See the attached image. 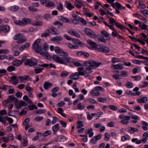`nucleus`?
<instances>
[{"mask_svg": "<svg viewBox=\"0 0 148 148\" xmlns=\"http://www.w3.org/2000/svg\"><path fill=\"white\" fill-rule=\"evenodd\" d=\"M46 111L45 110H36L34 111V112H35V113L36 114H41L45 113Z\"/></svg>", "mask_w": 148, "mask_h": 148, "instance_id": "nucleus-33", "label": "nucleus"}, {"mask_svg": "<svg viewBox=\"0 0 148 148\" xmlns=\"http://www.w3.org/2000/svg\"><path fill=\"white\" fill-rule=\"evenodd\" d=\"M56 8L59 11H61L63 10V7L62 4L61 3L59 2V3L58 5L57 6Z\"/></svg>", "mask_w": 148, "mask_h": 148, "instance_id": "nucleus-34", "label": "nucleus"}, {"mask_svg": "<svg viewBox=\"0 0 148 148\" xmlns=\"http://www.w3.org/2000/svg\"><path fill=\"white\" fill-rule=\"evenodd\" d=\"M50 34V32L49 30L48 29L46 30L45 32L42 33L41 35V37H47L48 36H49Z\"/></svg>", "mask_w": 148, "mask_h": 148, "instance_id": "nucleus-23", "label": "nucleus"}, {"mask_svg": "<svg viewBox=\"0 0 148 148\" xmlns=\"http://www.w3.org/2000/svg\"><path fill=\"white\" fill-rule=\"evenodd\" d=\"M39 53L42 56H43L44 57H46V58H48L49 54L47 52H43L41 51H40V52Z\"/></svg>", "mask_w": 148, "mask_h": 148, "instance_id": "nucleus-35", "label": "nucleus"}, {"mask_svg": "<svg viewBox=\"0 0 148 148\" xmlns=\"http://www.w3.org/2000/svg\"><path fill=\"white\" fill-rule=\"evenodd\" d=\"M101 34L106 38H108L109 36V34L105 30L101 31Z\"/></svg>", "mask_w": 148, "mask_h": 148, "instance_id": "nucleus-30", "label": "nucleus"}, {"mask_svg": "<svg viewBox=\"0 0 148 148\" xmlns=\"http://www.w3.org/2000/svg\"><path fill=\"white\" fill-rule=\"evenodd\" d=\"M19 105H21V106H26L27 105V103H26L25 102L23 101H20L19 102Z\"/></svg>", "mask_w": 148, "mask_h": 148, "instance_id": "nucleus-64", "label": "nucleus"}, {"mask_svg": "<svg viewBox=\"0 0 148 148\" xmlns=\"http://www.w3.org/2000/svg\"><path fill=\"white\" fill-rule=\"evenodd\" d=\"M73 41L74 44H79L81 45L82 42H81L79 40L77 39H73Z\"/></svg>", "mask_w": 148, "mask_h": 148, "instance_id": "nucleus-54", "label": "nucleus"}, {"mask_svg": "<svg viewBox=\"0 0 148 148\" xmlns=\"http://www.w3.org/2000/svg\"><path fill=\"white\" fill-rule=\"evenodd\" d=\"M65 104V102L64 101H62L60 103H57V106L59 107H62Z\"/></svg>", "mask_w": 148, "mask_h": 148, "instance_id": "nucleus-62", "label": "nucleus"}, {"mask_svg": "<svg viewBox=\"0 0 148 148\" xmlns=\"http://www.w3.org/2000/svg\"><path fill=\"white\" fill-rule=\"evenodd\" d=\"M64 54L62 55V64L66 65L69 63H72L73 62V59L72 58L68 57V54L67 53V55L64 56Z\"/></svg>", "mask_w": 148, "mask_h": 148, "instance_id": "nucleus-3", "label": "nucleus"}, {"mask_svg": "<svg viewBox=\"0 0 148 148\" xmlns=\"http://www.w3.org/2000/svg\"><path fill=\"white\" fill-rule=\"evenodd\" d=\"M130 117L129 116H125V119H123L121 120L120 122L121 123L124 124H127L128 123V121L130 120Z\"/></svg>", "mask_w": 148, "mask_h": 148, "instance_id": "nucleus-15", "label": "nucleus"}, {"mask_svg": "<svg viewBox=\"0 0 148 148\" xmlns=\"http://www.w3.org/2000/svg\"><path fill=\"white\" fill-rule=\"evenodd\" d=\"M43 69H41L39 68L38 69H35L34 71H35V73L36 74H38L40 73L41 71H42Z\"/></svg>", "mask_w": 148, "mask_h": 148, "instance_id": "nucleus-58", "label": "nucleus"}, {"mask_svg": "<svg viewBox=\"0 0 148 148\" xmlns=\"http://www.w3.org/2000/svg\"><path fill=\"white\" fill-rule=\"evenodd\" d=\"M72 16L74 18V19L72 20L73 23L75 24H77L79 23V21L80 20V17L78 15L73 14H72Z\"/></svg>", "mask_w": 148, "mask_h": 148, "instance_id": "nucleus-12", "label": "nucleus"}, {"mask_svg": "<svg viewBox=\"0 0 148 148\" xmlns=\"http://www.w3.org/2000/svg\"><path fill=\"white\" fill-rule=\"evenodd\" d=\"M58 18L60 20L62 21L64 23H69L70 21V20L69 19L61 16H58Z\"/></svg>", "mask_w": 148, "mask_h": 148, "instance_id": "nucleus-16", "label": "nucleus"}, {"mask_svg": "<svg viewBox=\"0 0 148 148\" xmlns=\"http://www.w3.org/2000/svg\"><path fill=\"white\" fill-rule=\"evenodd\" d=\"M97 50L106 53H108L110 51L108 47L101 45L97 46Z\"/></svg>", "mask_w": 148, "mask_h": 148, "instance_id": "nucleus-6", "label": "nucleus"}, {"mask_svg": "<svg viewBox=\"0 0 148 148\" xmlns=\"http://www.w3.org/2000/svg\"><path fill=\"white\" fill-rule=\"evenodd\" d=\"M28 107L29 108V110H32L34 109H36L37 108V107L34 105L32 106H28Z\"/></svg>", "mask_w": 148, "mask_h": 148, "instance_id": "nucleus-55", "label": "nucleus"}, {"mask_svg": "<svg viewBox=\"0 0 148 148\" xmlns=\"http://www.w3.org/2000/svg\"><path fill=\"white\" fill-rule=\"evenodd\" d=\"M13 64L18 66L20 65L23 63V61L21 60H16L13 61Z\"/></svg>", "mask_w": 148, "mask_h": 148, "instance_id": "nucleus-29", "label": "nucleus"}, {"mask_svg": "<svg viewBox=\"0 0 148 148\" xmlns=\"http://www.w3.org/2000/svg\"><path fill=\"white\" fill-rule=\"evenodd\" d=\"M32 25L36 26H41L42 25V23L39 21H34L33 23H32Z\"/></svg>", "mask_w": 148, "mask_h": 148, "instance_id": "nucleus-25", "label": "nucleus"}, {"mask_svg": "<svg viewBox=\"0 0 148 148\" xmlns=\"http://www.w3.org/2000/svg\"><path fill=\"white\" fill-rule=\"evenodd\" d=\"M109 108L113 110H116L118 109V108L115 106L114 105H110L109 106Z\"/></svg>", "mask_w": 148, "mask_h": 148, "instance_id": "nucleus-57", "label": "nucleus"}, {"mask_svg": "<svg viewBox=\"0 0 148 148\" xmlns=\"http://www.w3.org/2000/svg\"><path fill=\"white\" fill-rule=\"evenodd\" d=\"M10 29V27L8 25H0V34L2 32L7 33L9 31Z\"/></svg>", "mask_w": 148, "mask_h": 148, "instance_id": "nucleus-9", "label": "nucleus"}, {"mask_svg": "<svg viewBox=\"0 0 148 148\" xmlns=\"http://www.w3.org/2000/svg\"><path fill=\"white\" fill-rule=\"evenodd\" d=\"M85 33L90 37L93 38L97 37V36L95 32L89 28H86L84 29Z\"/></svg>", "mask_w": 148, "mask_h": 148, "instance_id": "nucleus-4", "label": "nucleus"}, {"mask_svg": "<svg viewBox=\"0 0 148 148\" xmlns=\"http://www.w3.org/2000/svg\"><path fill=\"white\" fill-rule=\"evenodd\" d=\"M129 130L130 132L133 133L137 132L138 131V129L136 128L130 127L129 128Z\"/></svg>", "mask_w": 148, "mask_h": 148, "instance_id": "nucleus-50", "label": "nucleus"}, {"mask_svg": "<svg viewBox=\"0 0 148 148\" xmlns=\"http://www.w3.org/2000/svg\"><path fill=\"white\" fill-rule=\"evenodd\" d=\"M31 19L28 18H24L22 20V25H27L30 23Z\"/></svg>", "mask_w": 148, "mask_h": 148, "instance_id": "nucleus-14", "label": "nucleus"}, {"mask_svg": "<svg viewBox=\"0 0 148 148\" xmlns=\"http://www.w3.org/2000/svg\"><path fill=\"white\" fill-rule=\"evenodd\" d=\"M53 85V84L48 82H45L43 84L44 88L45 90H47L48 88L51 87Z\"/></svg>", "mask_w": 148, "mask_h": 148, "instance_id": "nucleus-18", "label": "nucleus"}, {"mask_svg": "<svg viewBox=\"0 0 148 148\" xmlns=\"http://www.w3.org/2000/svg\"><path fill=\"white\" fill-rule=\"evenodd\" d=\"M112 66L114 69H122L123 68V64L121 63H119L117 65H114Z\"/></svg>", "mask_w": 148, "mask_h": 148, "instance_id": "nucleus-19", "label": "nucleus"}, {"mask_svg": "<svg viewBox=\"0 0 148 148\" xmlns=\"http://www.w3.org/2000/svg\"><path fill=\"white\" fill-rule=\"evenodd\" d=\"M17 77L15 76H14L10 77L11 81L13 82V84H16L18 83V81Z\"/></svg>", "mask_w": 148, "mask_h": 148, "instance_id": "nucleus-26", "label": "nucleus"}, {"mask_svg": "<svg viewBox=\"0 0 148 148\" xmlns=\"http://www.w3.org/2000/svg\"><path fill=\"white\" fill-rule=\"evenodd\" d=\"M98 39L99 41L101 42H106V39L103 37H101L100 38H98Z\"/></svg>", "mask_w": 148, "mask_h": 148, "instance_id": "nucleus-61", "label": "nucleus"}, {"mask_svg": "<svg viewBox=\"0 0 148 148\" xmlns=\"http://www.w3.org/2000/svg\"><path fill=\"white\" fill-rule=\"evenodd\" d=\"M69 73L68 72L64 71L62 72L60 74V76L61 77H65L68 76Z\"/></svg>", "mask_w": 148, "mask_h": 148, "instance_id": "nucleus-48", "label": "nucleus"}, {"mask_svg": "<svg viewBox=\"0 0 148 148\" xmlns=\"http://www.w3.org/2000/svg\"><path fill=\"white\" fill-rule=\"evenodd\" d=\"M40 39H38L36 40L32 46L34 51L37 53H39L41 51V44L40 42Z\"/></svg>", "mask_w": 148, "mask_h": 148, "instance_id": "nucleus-2", "label": "nucleus"}, {"mask_svg": "<svg viewBox=\"0 0 148 148\" xmlns=\"http://www.w3.org/2000/svg\"><path fill=\"white\" fill-rule=\"evenodd\" d=\"M29 119L28 118H26L23 122V125H29Z\"/></svg>", "mask_w": 148, "mask_h": 148, "instance_id": "nucleus-53", "label": "nucleus"}, {"mask_svg": "<svg viewBox=\"0 0 148 148\" xmlns=\"http://www.w3.org/2000/svg\"><path fill=\"white\" fill-rule=\"evenodd\" d=\"M51 131L50 130H47L45 131L43 134V136L44 137L46 136L51 134Z\"/></svg>", "mask_w": 148, "mask_h": 148, "instance_id": "nucleus-46", "label": "nucleus"}, {"mask_svg": "<svg viewBox=\"0 0 148 148\" xmlns=\"http://www.w3.org/2000/svg\"><path fill=\"white\" fill-rule=\"evenodd\" d=\"M90 95L92 96H96L99 95L100 94L99 91L97 89H94L91 90L90 92Z\"/></svg>", "mask_w": 148, "mask_h": 148, "instance_id": "nucleus-13", "label": "nucleus"}, {"mask_svg": "<svg viewBox=\"0 0 148 148\" xmlns=\"http://www.w3.org/2000/svg\"><path fill=\"white\" fill-rule=\"evenodd\" d=\"M87 42V47L89 49H92L97 50V47L99 45H97L96 43L90 40H88Z\"/></svg>", "mask_w": 148, "mask_h": 148, "instance_id": "nucleus-5", "label": "nucleus"}, {"mask_svg": "<svg viewBox=\"0 0 148 148\" xmlns=\"http://www.w3.org/2000/svg\"><path fill=\"white\" fill-rule=\"evenodd\" d=\"M54 50L57 53L59 54L60 56L64 54L65 56L67 55V53L64 51L59 47H56L54 48Z\"/></svg>", "mask_w": 148, "mask_h": 148, "instance_id": "nucleus-7", "label": "nucleus"}, {"mask_svg": "<svg viewBox=\"0 0 148 148\" xmlns=\"http://www.w3.org/2000/svg\"><path fill=\"white\" fill-rule=\"evenodd\" d=\"M23 37V34H22L20 33L17 34L16 35H15L14 37L13 38L15 40H18L19 38H21Z\"/></svg>", "mask_w": 148, "mask_h": 148, "instance_id": "nucleus-28", "label": "nucleus"}, {"mask_svg": "<svg viewBox=\"0 0 148 148\" xmlns=\"http://www.w3.org/2000/svg\"><path fill=\"white\" fill-rule=\"evenodd\" d=\"M8 98V99H9L10 100V102L14 101L15 102H17L18 101V99L15 97L14 95H9Z\"/></svg>", "mask_w": 148, "mask_h": 148, "instance_id": "nucleus-22", "label": "nucleus"}, {"mask_svg": "<svg viewBox=\"0 0 148 148\" xmlns=\"http://www.w3.org/2000/svg\"><path fill=\"white\" fill-rule=\"evenodd\" d=\"M107 100V98L99 97L97 99V100L101 102H104Z\"/></svg>", "mask_w": 148, "mask_h": 148, "instance_id": "nucleus-45", "label": "nucleus"}, {"mask_svg": "<svg viewBox=\"0 0 148 148\" xmlns=\"http://www.w3.org/2000/svg\"><path fill=\"white\" fill-rule=\"evenodd\" d=\"M26 41V39L25 38L21 39L19 38L18 40L16 42L18 44H21L23 43Z\"/></svg>", "mask_w": 148, "mask_h": 148, "instance_id": "nucleus-47", "label": "nucleus"}, {"mask_svg": "<svg viewBox=\"0 0 148 148\" xmlns=\"http://www.w3.org/2000/svg\"><path fill=\"white\" fill-rule=\"evenodd\" d=\"M59 122L60 124L62 125L63 127H66V124L65 122L62 120H60Z\"/></svg>", "mask_w": 148, "mask_h": 148, "instance_id": "nucleus-63", "label": "nucleus"}, {"mask_svg": "<svg viewBox=\"0 0 148 148\" xmlns=\"http://www.w3.org/2000/svg\"><path fill=\"white\" fill-rule=\"evenodd\" d=\"M69 33L70 34L75 36L78 38L80 37V35L74 30L70 31L69 32Z\"/></svg>", "mask_w": 148, "mask_h": 148, "instance_id": "nucleus-27", "label": "nucleus"}, {"mask_svg": "<svg viewBox=\"0 0 148 148\" xmlns=\"http://www.w3.org/2000/svg\"><path fill=\"white\" fill-rule=\"evenodd\" d=\"M87 100H88L89 103H96V101L94 99L91 98H87Z\"/></svg>", "mask_w": 148, "mask_h": 148, "instance_id": "nucleus-56", "label": "nucleus"}, {"mask_svg": "<svg viewBox=\"0 0 148 148\" xmlns=\"http://www.w3.org/2000/svg\"><path fill=\"white\" fill-rule=\"evenodd\" d=\"M66 6L69 10H71L74 8V7L71 4L69 3H67L66 4Z\"/></svg>", "mask_w": 148, "mask_h": 148, "instance_id": "nucleus-31", "label": "nucleus"}, {"mask_svg": "<svg viewBox=\"0 0 148 148\" xmlns=\"http://www.w3.org/2000/svg\"><path fill=\"white\" fill-rule=\"evenodd\" d=\"M7 70L8 71L11 72L15 70V67L13 66H10L8 67Z\"/></svg>", "mask_w": 148, "mask_h": 148, "instance_id": "nucleus-44", "label": "nucleus"}, {"mask_svg": "<svg viewBox=\"0 0 148 148\" xmlns=\"http://www.w3.org/2000/svg\"><path fill=\"white\" fill-rule=\"evenodd\" d=\"M52 58L53 60L56 62L62 64V57H61L57 55H55L52 56Z\"/></svg>", "mask_w": 148, "mask_h": 148, "instance_id": "nucleus-11", "label": "nucleus"}, {"mask_svg": "<svg viewBox=\"0 0 148 148\" xmlns=\"http://www.w3.org/2000/svg\"><path fill=\"white\" fill-rule=\"evenodd\" d=\"M115 24L117 27L119 28L121 30H123L124 28V27L123 25H120V24H119L116 22L115 23Z\"/></svg>", "mask_w": 148, "mask_h": 148, "instance_id": "nucleus-43", "label": "nucleus"}, {"mask_svg": "<svg viewBox=\"0 0 148 148\" xmlns=\"http://www.w3.org/2000/svg\"><path fill=\"white\" fill-rule=\"evenodd\" d=\"M133 84L130 82H127L126 84V86L128 88H131L133 87Z\"/></svg>", "mask_w": 148, "mask_h": 148, "instance_id": "nucleus-42", "label": "nucleus"}, {"mask_svg": "<svg viewBox=\"0 0 148 148\" xmlns=\"http://www.w3.org/2000/svg\"><path fill=\"white\" fill-rule=\"evenodd\" d=\"M19 7L16 5H14L10 8V9L14 12L17 11Z\"/></svg>", "mask_w": 148, "mask_h": 148, "instance_id": "nucleus-39", "label": "nucleus"}, {"mask_svg": "<svg viewBox=\"0 0 148 148\" xmlns=\"http://www.w3.org/2000/svg\"><path fill=\"white\" fill-rule=\"evenodd\" d=\"M121 76L123 77H126L128 76V73L127 71H121Z\"/></svg>", "mask_w": 148, "mask_h": 148, "instance_id": "nucleus-36", "label": "nucleus"}, {"mask_svg": "<svg viewBox=\"0 0 148 148\" xmlns=\"http://www.w3.org/2000/svg\"><path fill=\"white\" fill-rule=\"evenodd\" d=\"M100 63H97V62L92 60L87 61L83 64V65L85 67V69L88 72L87 73L84 71V69L82 67H79L78 69V75H84L86 73H92V70L96 69L100 64Z\"/></svg>", "mask_w": 148, "mask_h": 148, "instance_id": "nucleus-1", "label": "nucleus"}, {"mask_svg": "<svg viewBox=\"0 0 148 148\" xmlns=\"http://www.w3.org/2000/svg\"><path fill=\"white\" fill-rule=\"evenodd\" d=\"M50 29L51 31V33L53 35H58L59 34L58 31L54 27H51L50 28Z\"/></svg>", "mask_w": 148, "mask_h": 148, "instance_id": "nucleus-21", "label": "nucleus"}, {"mask_svg": "<svg viewBox=\"0 0 148 148\" xmlns=\"http://www.w3.org/2000/svg\"><path fill=\"white\" fill-rule=\"evenodd\" d=\"M14 23L16 25H23L22 20L21 21L20 20H16L14 21Z\"/></svg>", "mask_w": 148, "mask_h": 148, "instance_id": "nucleus-51", "label": "nucleus"}, {"mask_svg": "<svg viewBox=\"0 0 148 148\" xmlns=\"http://www.w3.org/2000/svg\"><path fill=\"white\" fill-rule=\"evenodd\" d=\"M9 51L7 49H0V54H8L9 53Z\"/></svg>", "mask_w": 148, "mask_h": 148, "instance_id": "nucleus-40", "label": "nucleus"}, {"mask_svg": "<svg viewBox=\"0 0 148 148\" xmlns=\"http://www.w3.org/2000/svg\"><path fill=\"white\" fill-rule=\"evenodd\" d=\"M29 10L32 12H35L38 11V10L36 8H34V7L32 6H30L28 7Z\"/></svg>", "mask_w": 148, "mask_h": 148, "instance_id": "nucleus-52", "label": "nucleus"}, {"mask_svg": "<svg viewBox=\"0 0 148 148\" xmlns=\"http://www.w3.org/2000/svg\"><path fill=\"white\" fill-rule=\"evenodd\" d=\"M53 24L54 25H58V28H60L63 25V24L62 23H60V22L57 21L55 22Z\"/></svg>", "mask_w": 148, "mask_h": 148, "instance_id": "nucleus-37", "label": "nucleus"}, {"mask_svg": "<svg viewBox=\"0 0 148 148\" xmlns=\"http://www.w3.org/2000/svg\"><path fill=\"white\" fill-rule=\"evenodd\" d=\"M59 124H57L52 127V130L53 132H56L59 130Z\"/></svg>", "mask_w": 148, "mask_h": 148, "instance_id": "nucleus-32", "label": "nucleus"}, {"mask_svg": "<svg viewBox=\"0 0 148 148\" xmlns=\"http://www.w3.org/2000/svg\"><path fill=\"white\" fill-rule=\"evenodd\" d=\"M143 139L140 140H137L136 142V143L140 144L141 143H145L147 141V138L148 137V133L145 132L144 133L143 136Z\"/></svg>", "mask_w": 148, "mask_h": 148, "instance_id": "nucleus-8", "label": "nucleus"}, {"mask_svg": "<svg viewBox=\"0 0 148 148\" xmlns=\"http://www.w3.org/2000/svg\"><path fill=\"white\" fill-rule=\"evenodd\" d=\"M83 122L82 121H79L77 124L78 126L77 127V129H79L82 127L83 126Z\"/></svg>", "mask_w": 148, "mask_h": 148, "instance_id": "nucleus-41", "label": "nucleus"}, {"mask_svg": "<svg viewBox=\"0 0 148 148\" xmlns=\"http://www.w3.org/2000/svg\"><path fill=\"white\" fill-rule=\"evenodd\" d=\"M147 100V98L146 97H144L137 100V101L140 103H144L146 102Z\"/></svg>", "mask_w": 148, "mask_h": 148, "instance_id": "nucleus-24", "label": "nucleus"}, {"mask_svg": "<svg viewBox=\"0 0 148 148\" xmlns=\"http://www.w3.org/2000/svg\"><path fill=\"white\" fill-rule=\"evenodd\" d=\"M54 5V4L51 2H49L46 3H45V6L46 7L50 8L53 7Z\"/></svg>", "mask_w": 148, "mask_h": 148, "instance_id": "nucleus-38", "label": "nucleus"}, {"mask_svg": "<svg viewBox=\"0 0 148 148\" xmlns=\"http://www.w3.org/2000/svg\"><path fill=\"white\" fill-rule=\"evenodd\" d=\"M95 89H97L98 91L100 90L101 91H104L105 90L103 88L99 86H98L95 87Z\"/></svg>", "mask_w": 148, "mask_h": 148, "instance_id": "nucleus-59", "label": "nucleus"}, {"mask_svg": "<svg viewBox=\"0 0 148 148\" xmlns=\"http://www.w3.org/2000/svg\"><path fill=\"white\" fill-rule=\"evenodd\" d=\"M62 40V38L61 36H56L51 38V41L54 42H59Z\"/></svg>", "mask_w": 148, "mask_h": 148, "instance_id": "nucleus-20", "label": "nucleus"}, {"mask_svg": "<svg viewBox=\"0 0 148 148\" xmlns=\"http://www.w3.org/2000/svg\"><path fill=\"white\" fill-rule=\"evenodd\" d=\"M141 12L143 13L145 16L147 17L148 15V10L145 9L141 10Z\"/></svg>", "mask_w": 148, "mask_h": 148, "instance_id": "nucleus-49", "label": "nucleus"}, {"mask_svg": "<svg viewBox=\"0 0 148 148\" xmlns=\"http://www.w3.org/2000/svg\"><path fill=\"white\" fill-rule=\"evenodd\" d=\"M77 108L79 110H83L85 108L84 106H82L81 105V103H80L77 105Z\"/></svg>", "mask_w": 148, "mask_h": 148, "instance_id": "nucleus-60", "label": "nucleus"}, {"mask_svg": "<svg viewBox=\"0 0 148 148\" xmlns=\"http://www.w3.org/2000/svg\"><path fill=\"white\" fill-rule=\"evenodd\" d=\"M25 65H29V66L35 67L36 66L37 63L29 59H27L24 61Z\"/></svg>", "mask_w": 148, "mask_h": 148, "instance_id": "nucleus-10", "label": "nucleus"}, {"mask_svg": "<svg viewBox=\"0 0 148 148\" xmlns=\"http://www.w3.org/2000/svg\"><path fill=\"white\" fill-rule=\"evenodd\" d=\"M70 79L74 80L77 79H79V77L77 74V72L70 75L69 76Z\"/></svg>", "mask_w": 148, "mask_h": 148, "instance_id": "nucleus-17", "label": "nucleus"}]
</instances>
